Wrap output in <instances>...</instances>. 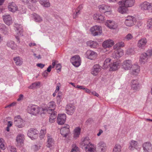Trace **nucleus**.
Segmentation results:
<instances>
[{
  "label": "nucleus",
  "instance_id": "f257e3e1",
  "mask_svg": "<svg viewBox=\"0 0 152 152\" xmlns=\"http://www.w3.org/2000/svg\"><path fill=\"white\" fill-rule=\"evenodd\" d=\"M27 110L28 113L34 115H36L39 113L41 114L44 113V112H42L46 110L45 109L40 108L35 105H29L28 106Z\"/></svg>",
  "mask_w": 152,
  "mask_h": 152
},
{
  "label": "nucleus",
  "instance_id": "f03ea898",
  "mask_svg": "<svg viewBox=\"0 0 152 152\" xmlns=\"http://www.w3.org/2000/svg\"><path fill=\"white\" fill-rule=\"evenodd\" d=\"M90 31L91 34L94 36L100 35L102 33V27L97 25L92 27L90 28Z\"/></svg>",
  "mask_w": 152,
  "mask_h": 152
},
{
  "label": "nucleus",
  "instance_id": "7ed1b4c3",
  "mask_svg": "<svg viewBox=\"0 0 152 152\" xmlns=\"http://www.w3.org/2000/svg\"><path fill=\"white\" fill-rule=\"evenodd\" d=\"M39 131L37 129L32 128L30 129L27 132V135L32 140L37 138L38 137Z\"/></svg>",
  "mask_w": 152,
  "mask_h": 152
},
{
  "label": "nucleus",
  "instance_id": "20e7f679",
  "mask_svg": "<svg viewBox=\"0 0 152 152\" xmlns=\"http://www.w3.org/2000/svg\"><path fill=\"white\" fill-rule=\"evenodd\" d=\"M136 22V18L132 16H128L125 20V24L128 26H132L135 24Z\"/></svg>",
  "mask_w": 152,
  "mask_h": 152
},
{
  "label": "nucleus",
  "instance_id": "39448f33",
  "mask_svg": "<svg viewBox=\"0 0 152 152\" xmlns=\"http://www.w3.org/2000/svg\"><path fill=\"white\" fill-rule=\"evenodd\" d=\"M135 3L134 0H122L118 2L119 5H122L126 7H130L133 6Z\"/></svg>",
  "mask_w": 152,
  "mask_h": 152
},
{
  "label": "nucleus",
  "instance_id": "423d86ee",
  "mask_svg": "<svg viewBox=\"0 0 152 152\" xmlns=\"http://www.w3.org/2000/svg\"><path fill=\"white\" fill-rule=\"evenodd\" d=\"M14 121V124L19 128H22L24 126V121L20 115L15 117Z\"/></svg>",
  "mask_w": 152,
  "mask_h": 152
},
{
  "label": "nucleus",
  "instance_id": "0eeeda50",
  "mask_svg": "<svg viewBox=\"0 0 152 152\" xmlns=\"http://www.w3.org/2000/svg\"><path fill=\"white\" fill-rule=\"evenodd\" d=\"M70 61L72 64L75 67H78L81 64V60L78 55H75L72 57Z\"/></svg>",
  "mask_w": 152,
  "mask_h": 152
},
{
  "label": "nucleus",
  "instance_id": "6e6552de",
  "mask_svg": "<svg viewBox=\"0 0 152 152\" xmlns=\"http://www.w3.org/2000/svg\"><path fill=\"white\" fill-rule=\"evenodd\" d=\"M147 42L148 40L146 38H142L138 41L137 44V47L140 49H143L146 45Z\"/></svg>",
  "mask_w": 152,
  "mask_h": 152
},
{
  "label": "nucleus",
  "instance_id": "1a4fd4ad",
  "mask_svg": "<svg viewBox=\"0 0 152 152\" xmlns=\"http://www.w3.org/2000/svg\"><path fill=\"white\" fill-rule=\"evenodd\" d=\"M132 61L131 60L128 59L124 61L122 64V67L126 70L130 69L132 66Z\"/></svg>",
  "mask_w": 152,
  "mask_h": 152
},
{
  "label": "nucleus",
  "instance_id": "9d476101",
  "mask_svg": "<svg viewBox=\"0 0 152 152\" xmlns=\"http://www.w3.org/2000/svg\"><path fill=\"white\" fill-rule=\"evenodd\" d=\"M85 54L86 58L91 60L95 59L97 56V54L96 52L90 50H88Z\"/></svg>",
  "mask_w": 152,
  "mask_h": 152
},
{
  "label": "nucleus",
  "instance_id": "9b49d317",
  "mask_svg": "<svg viewBox=\"0 0 152 152\" xmlns=\"http://www.w3.org/2000/svg\"><path fill=\"white\" fill-rule=\"evenodd\" d=\"M66 116L65 114H59L58 115L57 122L59 125L64 124L65 122Z\"/></svg>",
  "mask_w": 152,
  "mask_h": 152
},
{
  "label": "nucleus",
  "instance_id": "f8f14e48",
  "mask_svg": "<svg viewBox=\"0 0 152 152\" xmlns=\"http://www.w3.org/2000/svg\"><path fill=\"white\" fill-rule=\"evenodd\" d=\"M150 3L146 1H144L141 3L139 5L140 9L145 11L147 10H150Z\"/></svg>",
  "mask_w": 152,
  "mask_h": 152
},
{
  "label": "nucleus",
  "instance_id": "ddd939ff",
  "mask_svg": "<svg viewBox=\"0 0 152 152\" xmlns=\"http://www.w3.org/2000/svg\"><path fill=\"white\" fill-rule=\"evenodd\" d=\"M56 105L54 102L52 101L48 103L47 106L46 110L47 112L48 113H52L56 108Z\"/></svg>",
  "mask_w": 152,
  "mask_h": 152
},
{
  "label": "nucleus",
  "instance_id": "4468645a",
  "mask_svg": "<svg viewBox=\"0 0 152 152\" xmlns=\"http://www.w3.org/2000/svg\"><path fill=\"white\" fill-rule=\"evenodd\" d=\"M106 148V144L103 141H100L97 145V150L98 152H104Z\"/></svg>",
  "mask_w": 152,
  "mask_h": 152
},
{
  "label": "nucleus",
  "instance_id": "2eb2a0df",
  "mask_svg": "<svg viewBox=\"0 0 152 152\" xmlns=\"http://www.w3.org/2000/svg\"><path fill=\"white\" fill-rule=\"evenodd\" d=\"M14 27L16 28L15 31L17 35L16 36V38L18 41H19V39L18 36L22 35L23 32L22 26L18 24H15Z\"/></svg>",
  "mask_w": 152,
  "mask_h": 152
},
{
  "label": "nucleus",
  "instance_id": "dca6fc26",
  "mask_svg": "<svg viewBox=\"0 0 152 152\" xmlns=\"http://www.w3.org/2000/svg\"><path fill=\"white\" fill-rule=\"evenodd\" d=\"M144 152H151L152 150V145L150 142L144 143L142 145Z\"/></svg>",
  "mask_w": 152,
  "mask_h": 152
},
{
  "label": "nucleus",
  "instance_id": "f3484780",
  "mask_svg": "<svg viewBox=\"0 0 152 152\" xmlns=\"http://www.w3.org/2000/svg\"><path fill=\"white\" fill-rule=\"evenodd\" d=\"M124 51L122 49L116 50L113 52V57L114 58L118 59L124 55Z\"/></svg>",
  "mask_w": 152,
  "mask_h": 152
},
{
  "label": "nucleus",
  "instance_id": "a211bd4d",
  "mask_svg": "<svg viewBox=\"0 0 152 152\" xmlns=\"http://www.w3.org/2000/svg\"><path fill=\"white\" fill-rule=\"evenodd\" d=\"M140 71V67L137 64L133 65L130 69L131 73L133 75H137L139 73Z\"/></svg>",
  "mask_w": 152,
  "mask_h": 152
},
{
  "label": "nucleus",
  "instance_id": "6ab92c4d",
  "mask_svg": "<svg viewBox=\"0 0 152 152\" xmlns=\"http://www.w3.org/2000/svg\"><path fill=\"white\" fill-rule=\"evenodd\" d=\"M101 70V67L99 65H95L93 66L91 69V73L94 75L96 76L98 74Z\"/></svg>",
  "mask_w": 152,
  "mask_h": 152
},
{
  "label": "nucleus",
  "instance_id": "aec40b11",
  "mask_svg": "<svg viewBox=\"0 0 152 152\" xmlns=\"http://www.w3.org/2000/svg\"><path fill=\"white\" fill-rule=\"evenodd\" d=\"M3 18L4 23L8 26H10L12 23L11 17L10 15L3 16Z\"/></svg>",
  "mask_w": 152,
  "mask_h": 152
},
{
  "label": "nucleus",
  "instance_id": "412c9836",
  "mask_svg": "<svg viewBox=\"0 0 152 152\" xmlns=\"http://www.w3.org/2000/svg\"><path fill=\"white\" fill-rule=\"evenodd\" d=\"M149 58L148 55L146 53H142L140 56V61L141 64H144L147 62Z\"/></svg>",
  "mask_w": 152,
  "mask_h": 152
},
{
  "label": "nucleus",
  "instance_id": "4be33fe9",
  "mask_svg": "<svg viewBox=\"0 0 152 152\" xmlns=\"http://www.w3.org/2000/svg\"><path fill=\"white\" fill-rule=\"evenodd\" d=\"M69 126L68 125H66L65 126L63 127L60 130L61 134L64 137H66L69 134Z\"/></svg>",
  "mask_w": 152,
  "mask_h": 152
},
{
  "label": "nucleus",
  "instance_id": "5701e85b",
  "mask_svg": "<svg viewBox=\"0 0 152 152\" xmlns=\"http://www.w3.org/2000/svg\"><path fill=\"white\" fill-rule=\"evenodd\" d=\"M66 113L69 115H72L74 112L75 110V107L72 104H69L67 105L66 107Z\"/></svg>",
  "mask_w": 152,
  "mask_h": 152
},
{
  "label": "nucleus",
  "instance_id": "b1692460",
  "mask_svg": "<svg viewBox=\"0 0 152 152\" xmlns=\"http://www.w3.org/2000/svg\"><path fill=\"white\" fill-rule=\"evenodd\" d=\"M105 25L111 29H115L118 27L117 23L110 20H107L105 23Z\"/></svg>",
  "mask_w": 152,
  "mask_h": 152
},
{
  "label": "nucleus",
  "instance_id": "393cba45",
  "mask_svg": "<svg viewBox=\"0 0 152 152\" xmlns=\"http://www.w3.org/2000/svg\"><path fill=\"white\" fill-rule=\"evenodd\" d=\"M8 10L12 12H14L18 10V7L16 4L14 2L9 4L8 6Z\"/></svg>",
  "mask_w": 152,
  "mask_h": 152
},
{
  "label": "nucleus",
  "instance_id": "a878e982",
  "mask_svg": "<svg viewBox=\"0 0 152 152\" xmlns=\"http://www.w3.org/2000/svg\"><path fill=\"white\" fill-rule=\"evenodd\" d=\"M114 41L111 39H109L104 41L103 43L102 46L104 48L111 47L114 44Z\"/></svg>",
  "mask_w": 152,
  "mask_h": 152
},
{
  "label": "nucleus",
  "instance_id": "bb28decb",
  "mask_svg": "<svg viewBox=\"0 0 152 152\" xmlns=\"http://www.w3.org/2000/svg\"><path fill=\"white\" fill-rule=\"evenodd\" d=\"M99 10L100 11L104 13L109 10H111V8L107 5L102 4L99 6Z\"/></svg>",
  "mask_w": 152,
  "mask_h": 152
},
{
  "label": "nucleus",
  "instance_id": "cd10ccee",
  "mask_svg": "<svg viewBox=\"0 0 152 152\" xmlns=\"http://www.w3.org/2000/svg\"><path fill=\"white\" fill-rule=\"evenodd\" d=\"M137 146V142L134 140H132L129 142V148L131 150H133L134 149H136Z\"/></svg>",
  "mask_w": 152,
  "mask_h": 152
},
{
  "label": "nucleus",
  "instance_id": "c85d7f7f",
  "mask_svg": "<svg viewBox=\"0 0 152 152\" xmlns=\"http://www.w3.org/2000/svg\"><path fill=\"white\" fill-rule=\"evenodd\" d=\"M91 144L89 138L88 137H84L83 140L81 143V145L83 146V148H84L87 146L88 145Z\"/></svg>",
  "mask_w": 152,
  "mask_h": 152
},
{
  "label": "nucleus",
  "instance_id": "c756f323",
  "mask_svg": "<svg viewBox=\"0 0 152 152\" xmlns=\"http://www.w3.org/2000/svg\"><path fill=\"white\" fill-rule=\"evenodd\" d=\"M86 152H94L96 149L95 146L91 143L84 148Z\"/></svg>",
  "mask_w": 152,
  "mask_h": 152
},
{
  "label": "nucleus",
  "instance_id": "7c9ffc66",
  "mask_svg": "<svg viewBox=\"0 0 152 152\" xmlns=\"http://www.w3.org/2000/svg\"><path fill=\"white\" fill-rule=\"evenodd\" d=\"M131 88L134 90H137L139 87V83L137 80H133L131 82Z\"/></svg>",
  "mask_w": 152,
  "mask_h": 152
},
{
  "label": "nucleus",
  "instance_id": "2f4dec72",
  "mask_svg": "<svg viewBox=\"0 0 152 152\" xmlns=\"http://www.w3.org/2000/svg\"><path fill=\"white\" fill-rule=\"evenodd\" d=\"M120 66V64L118 62H115L111 64L110 67L111 70L115 71L119 68Z\"/></svg>",
  "mask_w": 152,
  "mask_h": 152
},
{
  "label": "nucleus",
  "instance_id": "473e14b6",
  "mask_svg": "<svg viewBox=\"0 0 152 152\" xmlns=\"http://www.w3.org/2000/svg\"><path fill=\"white\" fill-rule=\"evenodd\" d=\"M47 136L48 138L47 146L48 148H50L52 146L53 144V140L51 136L49 134H48Z\"/></svg>",
  "mask_w": 152,
  "mask_h": 152
},
{
  "label": "nucleus",
  "instance_id": "72a5a7b5",
  "mask_svg": "<svg viewBox=\"0 0 152 152\" xmlns=\"http://www.w3.org/2000/svg\"><path fill=\"white\" fill-rule=\"evenodd\" d=\"M120 5L121 6L118 8V11L119 12L122 14H124L126 13L128 11L127 7H125V6L124 5Z\"/></svg>",
  "mask_w": 152,
  "mask_h": 152
},
{
  "label": "nucleus",
  "instance_id": "f704fd0d",
  "mask_svg": "<svg viewBox=\"0 0 152 152\" xmlns=\"http://www.w3.org/2000/svg\"><path fill=\"white\" fill-rule=\"evenodd\" d=\"M51 114L49 118V122L50 123H53L55 121V120L56 117L57 113L53 111L52 113H50Z\"/></svg>",
  "mask_w": 152,
  "mask_h": 152
},
{
  "label": "nucleus",
  "instance_id": "c9c22d12",
  "mask_svg": "<svg viewBox=\"0 0 152 152\" xmlns=\"http://www.w3.org/2000/svg\"><path fill=\"white\" fill-rule=\"evenodd\" d=\"M24 139V136L23 134H19L17 137L16 140L18 143H23Z\"/></svg>",
  "mask_w": 152,
  "mask_h": 152
},
{
  "label": "nucleus",
  "instance_id": "e433bc0d",
  "mask_svg": "<svg viewBox=\"0 0 152 152\" xmlns=\"http://www.w3.org/2000/svg\"><path fill=\"white\" fill-rule=\"evenodd\" d=\"M13 60L16 65L17 66H20L23 63V59L19 56L14 58Z\"/></svg>",
  "mask_w": 152,
  "mask_h": 152
},
{
  "label": "nucleus",
  "instance_id": "4c0bfd02",
  "mask_svg": "<svg viewBox=\"0 0 152 152\" xmlns=\"http://www.w3.org/2000/svg\"><path fill=\"white\" fill-rule=\"evenodd\" d=\"M81 129L80 127L76 128L74 130V137L76 138L79 137Z\"/></svg>",
  "mask_w": 152,
  "mask_h": 152
},
{
  "label": "nucleus",
  "instance_id": "58836bf2",
  "mask_svg": "<svg viewBox=\"0 0 152 152\" xmlns=\"http://www.w3.org/2000/svg\"><path fill=\"white\" fill-rule=\"evenodd\" d=\"M40 4L45 7H49L50 6V4L48 0H39Z\"/></svg>",
  "mask_w": 152,
  "mask_h": 152
},
{
  "label": "nucleus",
  "instance_id": "ea45409f",
  "mask_svg": "<svg viewBox=\"0 0 152 152\" xmlns=\"http://www.w3.org/2000/svg\"><path fill=\"white\" fill-rule=\"evenodd\" d=\"M111 60V59L109 58H107L105 60L103 66V69H106L109 66H110L111 65L110 64V62Z\"/></svg>",
  "mask_w": 152,
  "mask_h": 152
},
{
  "label": "nucleus",
  "instance_id": "a19ab883",
  "mask_svg": "<svg viewBox=\"0 0 152 152\" xmlns=\"http://www.w3.org/2000/svg\"><path fill=\"white\" fill-rule=\"evenodd\" d=\"M7 45V47L12 50H15L16 48L17 45L13 41H10L8 42Z\"/></svg>",
  "mask_w": 152,
  "mask_h": 152
},
{
  "label": "nucleus",
  "instance_id": "79ce46f5",
  "mask_svg": "<svg viewBox=\"0 0 152 152\" xmlns=\"http://www.w3.org/2000/svg\"><path fill=\"white\" fill-rule=\"evenodd\" d=\"M88 45L90 46L91 48H95L98 45V43L94 41H90L87 43Z\"/></svg>",
  "mask_w": 152,
  "mask_h": 152
},
{
  "label": "nucleus",
  "instance_id": "37998d69",
  "mask_svg": "<svg viewBox=\"0 0 152 152\" xmlns=\"http://www.w3.org/2000/svg\"><path fill=\"white\" fill-rule=\"evenodd\" d=\"M122 147L119 144H116L113 149V152H121Z\"/></svg>",
  "mask_w": 152,
  "mask_h": 152
},
{
  "label": "nucleus",
  "instance_id": "c03bdc74",
  "mask_svg": "<svg viewBox=\"0 0 152 152\" xmlns=\"http://www.w3.org/2000/svg\"><path fill=\"white\" fill-rule=\"evenodd\" d=\"M124 46V43L123 42H119L117 43L113 47L114 49H118L121 47H123Z\"/></svg>",
  "mask_w": 152,
  "mask_h": 152
},
{
  "label": "nucleus",
  "instance_id": "a18cd8bd",
  "mask_svg": "<svg viewBox=\"0 0 152 152\" xmlns=\"http://www.w3.org/2000/svg\"><path fill=\"white\" fill-rule=\"evenodd\" d=\"M133 38L132 35L130 33H129L124 37V40L126 41H128L132 40Z\"/></svg>",
  "mask_w": 152,
  "mask_h": 152
},
{
  "label": "nucleus",
  "instance_id": "49530a36",
  "mask_svg": "<svg viewBox=\"0 0 152 152\" xmlns=\"http://www.w3.org/2000/svg\"><path fill=\"white\" fill-rule=\"evenodd\" d=\"M34 19L35 21L37 22H40L42 21V18L39 15L34 14Z\"/></svg>",
  "mask_w": 152,
  "mask_h": 152
},
{
  "label": "nucleus",
  "instance_id": "de8ad7c7",
  "mask_svg": "<svg viewBox=\"0 0 152 152\" xmlns=\"http://www.w3.org/2000/svg\"><path fill=\"white\" fill-rule=\"evenodd\" d=\"M40 83L39 82H35L33 83L31 85L28 87L30 89H33L36 88L37 87L39 86Z\"/></svg>",
  "mask_w": 152,
  "mask_h": 152
},
{
  "label": "nucleus",
  "instance_id": "09e8293b",
  "mask_svg": "<svg viewBox=\"0 0 152 152\" xmlns=\"http://www.w3.org/2000/svg\"><path fill=\"white\" fill-rule=\"evenodd\" d=\"M82 8V6H79L77 9L75 13L73 14V18H75L77 15H79L80 13V11Z\"/></svg>",
  "mask_w": 152,
  "mask_h": 152
},
{
  "label": "nucleus",
  "instance_id": "8fccbe9b",
  "mask_svg": "<svg viewBox=\"0 0 152 152\" xmlns=\"http://www.w3.org/2000/svg\"><path fill=\"white\" fill-rule=\"evenodd\" d=\"M4 140L2 138H0V148L4 150L5 149V147L3 143Z\"/></svg>",
  "mask_w": 152,
  "mask_h": 152
},
{
  "label": "nucleus",
  "instance_id": "3c124183",
  "mask_svg": "<svg viewBox=\"0 0 152 152\" xmlns=\"http://www.w3.org/2000/svg\"><path fill=\"white\" fill-rule=\"evenodd\" d=\"M147 26L149 28H152V18L148 19L147 22Z\"/></svg>",
  "mask_w": 152,
  "mask_h": 152
},
{
  "label": "nucleus",
  "instance_id": "603ef678",
  "mask_svg": "<svg viewBox=\"0 0 152 152\" xmlns=\"http://www.w3.org/2000/svg\"><path fill=\"white\" fill-rule=\"evenodd\" d=\"M62 98V94L61 93L58 92L57 96V102L59 103L61 102Z\"/></svg>",
  "mask_w": 152,
  "mask_h": 152
},
{
  "label": "nucleus",
  "instance_id": "864d4df0",
  "mask_svg": "<svg viewBox=\"0 0 152 152\" xmlns=\"http://www.w3.org/2000/svg\"><path fill=\"white\" fill-rule=\"evenodd\" d=\"M0 29L2 31H7V28L4 24L0 23Z\"/></svg>",
  "mask_w": 152,
  "mask_h": 152
},
{
  "label": "nucleus",
  "instance_id": "5fc2aeb1",
  "mask_svg": "<svg viewBox=\"0 0 152 152\" xmlns=\"http://www.w3.org/2000/svg\"><path fill=\"white\" fill-rule=\"evenodd\" d=\"M71 152H79L78 148L75 145L73 146Z\"/></svg>",
  "mask_w": 152,
  "mask_h": 152
},
{
  "label": "nucleus",
  "instance_id": "6e6d98bb",
  "mask_svg": "<svg viewBox=\"0 0 152 152\" xmlns=\"http://www.w3.org/2000/svg\"><path fill=\"white\" fill-rule=\"evenodd\" d=\"M104 20V17L102 15H99V18L98 19V21L99 22H100V21H103Z\"/></svg>",
  "mask_w": 152,
  "mask_h": 152
},
{
  "label": "nucleus",
  "instance_id": "4d7b16f0",
  "mask_svg": "<svg viewBox=\"0 0 152 152\" xmlns=\"http://www.w3.org/2000/svg\"><path fill=\"white\" fill-rule=\"evenodd\" d=\"M146 53L148 55V57L152 56V49L148 50L147 51Z\"/></svg>",
  "mask_w": 152,
  "mask_h": 152
},
{
  "label": "nucleus",
  "instance_id": "13d9d810",
  "mask_svg": "<svg viewBox=\"0 0 152 152\" xmlns=\"http://www.w3.org/2000/svg\"><path fill=\"white\" fill-rule=\"evenodd\" d=\"M99 14H94V19L97 20V21H98V19L99 18Z\"/></svg>",
  "mask_w": 152,
  "mask_h": 152
},
{
  "label": "nucleus",
  "instance_id": "bf43d9fd",
  "mask_svg": "<svg viewBox=\"0 0 152 152\" xmlns=\"http://www.w3.org/2000/svg\"><path fill=\"white\" fill-rule=\"evenodd\" d=\"M16 104V103L15 102H12V103L6 106L5 107V108H6L7 107H11L14 106Z\"/></svg>",
  "mask_w": 152,
  "mask_h": 152
},
{
  "label": "nucleus",
  "instance_id": "052dcab7",
  "mask_svg": "<svg viewBox=\"0 0 152 152\" xmlns=\"http://www.w3.org/2000/svg\"><path fill=\"white\" fill-rule=\"evenodd\" d=\"M60 86V84L59 83H58L57 84V86L55 90V92H58L59 90V87Z\"/></svg>",
  "mask_w": 152,
  "mask_h": 152
},
{
  "label": "nucleus",
  "instance_id": "680f3d73",
  "mask_svg": "<svg viewBox=\"0 0 152 152\" xmlns=\"http://www.w3.org/2000/svg\"><path fill=\"white\" fill-rule=\"evenodd\" d=\"M23 94H20L18 98L17 99L18 101H20L22 100L23 99Z\"/></svg>",
  "mask_w": 152,
  "mask_h": 152
},
{
  "label": "nucleus",
  "instance_id": "e2e57ef3",
  "mask_svg": "<svg viewBox=\"0 0 152 152\" xmlns=\"http://www.w3.org/2000/svg\"><path fill=\"white\" fill-rule=\"evenodd\" d=\"M111 12H112V11H111V10H108L106 12H105L104 13V14L106 15L107 16V15H110L111 13Z\"/></svg>",
  "mask_w": 152,
  "mask_h": 152
},
{
  "label": "nucleus",
  "instance_id": "0e129e2a",
  "mask_svg": "<svg viewBox=\"0 0 152 152\" xmlns=\"http://www.w3.org/2000/svg\"><path fill=\"white\" fill-rule=\"evenodd\" d=\"M56 67L57 70L60 71L61 68V66L60 64H58L56 65Z\"/></svg>",
  "mask_w": 152,
  "mask_h": 152
},
{
  "label": "nucleus",
  "instance_id": "69168bd1",
  "mask_svg": "<svg viewBox=\"0 0 152 152\" xmlns=\"http://www.w3.org/2000/svg\"><path fill=\"white\" fill-rule=\"evenodd\" d=\"M48 73L46 70H45L42 73V75L44 77H46L48 75Z\"/></svg>",
  "mask_w": 152,
  "mask_h": 152
},
{
  "label": "nucleus",
  "instance_id": "338daca9",
  "mask_svg": "<svg viewBox=\"0 0 152 152\" xmlns=\"http://www.w3.org/2000/svg\"><path fill=\"white\" fill-rule=\"evenodd\" d=\"M10 151L11 152H17L16 149L13 147H10Z\"/></svg>",
  "mask_w": 152,
  "mask_h": 152
},
{
  "label": "nucleus",
  "instance_id": "774afa93",
  "mask_svg": "<svg viewBox=\"0 0 152 152\" xmlns=\"http://www.w3.org/2000/svg\"><path fill=\"white\" fill-rule=\"evenodd\" d=\"M46 133V130H41L40 131V134H44V135Z\"/></svg>",
  "mask_w": 152,
  "mask_h": 152
}]
</instances>
